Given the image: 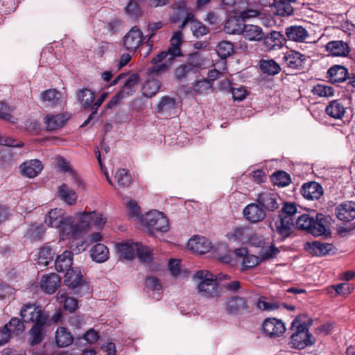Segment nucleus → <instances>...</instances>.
Masks as SVG:
<instances>
[{
    "label": "nucleus",
    "instance_id": "nucleus-26",
    "mask_svg": "<svg viewBox=\"0 0 355 355\" xmlns=\"http://www.w3.org/2000/svg\"><path fill=\"white\" fill-rule=\"evenodd\" d=\"M306 56L297 51H290L284 56L286 65L293 69H303Z\"/></svg>",
    "mask_w": 355,
    "mask_h": 355
},
{
    "label": "nucleus",
    "instance_id": "nucleus-58",
    "mask_svg": "<svg viewBox=\"0 0 355 355\" xmlns=\"http://www.w3.org/2000/svg\"><path fill=\"white\" fill-rule=\"evenodd\" d=\"M45 232V227L42 224H33L28 228L26 236L32 240L40 239Z\"/></svg>",
    "mask_w": 355,
    "mask_h": 355
},
{
    "label": "nucleus",
    "instance_id": "nucleus-15",
    "mask_svg": "<svg viewBox=\"0 0 355 355\" xmlns=\"http://www.w3.org/2000/svg\"><path fill=\"white\" fill-rule=\"evenodd\" d=\"M248 304L247 300L241 297L234 296L227 299L226 302V313L230 315H237L247 311Z\"/></svg>",
    "mask_w": 355,
    "mask_h": 355
},
{
    "label": "nucleus",
    "instance_id": "nucleus-45",
    "mask_svg": "<svg viewBox=\"0 0 355 355\" xmlns=\"http://www.w3.org/2000/svg\"><path fill=\"white\" fill-rule=\"evenodd\" d=\"M279 252V250L277 248L272 244L268 243H266L265 242L259 251L260 260L272 259L275 257Z\"/></svg>",
    "mask_w": 355,
    "mask_h": 355
},
{
    "label": "nucleus",
    "instance_id": "nucleus-32",
    "mask_svg": "<svg viewBox=\"0 0 355 355\" xmlns=\"http://www.w3.org/2000/svg\"><path fill=\"white\" fill-rule=\"evenodd\" d=\"M60 282V277L55 273H51L44 277L41 287L46 293L52 294L57 290Z\"/></svg>",
    "mask_w": 355,
    "mask_h": 355
},
{
    "label": "nucleus",
    "instance_id": "nucleus-50",
    "mask_svg": "<svg viewBox=\"0 0 355 355\" xmlns=\"http://www.w3.org/2000/svg\"><path fill=\"white\" fill-rule=\"evenodd\" d=\"M107 97V93L104 92L98 98V99L93 104H92L90 107L92 112L88 116V118L83 122V123L81 125L82 127L87 125L89 123V122L94 119L96 120V114L98 110Z\"/></svg>",
    "mask_w": 355,
    "mask_h": 355
},
{
    "label": "nucleus",
    "instance_id": "nucleus-51",
    "mask_svg": "<svg viewBox=\"0 0 355 355\" xmlns=\"http://www.w3.org/2000/svg\"><path fill=\"white\" fill-rule=\"evenodd\" d=\"M193 90L197 94H207L212 91V84L207 78L199 80L193 83Z\"/></svg>",
    "mask_w": 355,
    "mask_h": 355
},
{
    "label": "nucleus",
    "instance_id": "nucleus-11",
    "mask_svg": "<svg viewBox=\"0 0 355 355\" xmlns=\"http://www.w3.org/2000/svg\"><path fill=\"white\" fill-rule=\"evenodd\" d=\"M294 219L288 216L279 215L278 218L271 225L272 231L276 232L282 238H287L292 233Z\"/></svg>",
    "mask_w": 355,
    "mask_h": 355
},
{
    "label": "nucleus",
    "instance_id": "nucleus-52",
    "mask_svg": "<svg viewBox=\"0 0 355 355\" xmlns=\"http://www.w3.org/2000/svg\"><path fill=\"white\" fill-rule=\"evenodd\" d=\"M261 71L269 75H275L279 72V65L273 60H263L260 61Z\"/></svg>",
    "mask_w": 355,
    "mask_h": 355
},
{
    "label": "nucleus",
    "instance_id": "nucleus-44",
    "mask_svg": "<svg viewBox=\"0 0 355 355\" xmlns=\"http://www.w3.org/2000/svg\"><path fill=\"white\" fill-rule=\"evenodd\" d=\"M175 109V101L168 96H164L156 107L157 112L161 114H171Z\"/></svg>",
    "mask_w": 355,
    "mask_h": 355
},
{
    "label": "nucleus",
    "instance_id": "nucleus-14",
    "mask_svg": "<svg viewBox=\"0 0 355 355\" xmlns=\"http://www.w3.org/2000/svg\"><path fill=\"white\" fill-rule=\"evenodd\" d=\"M116 248L120 259L132 260L137 254L139 243L131 241H122L116 245Z\"/></svg>",
    "mask_w": 355,
    "mask_h": 355
},
{
    "label": "nucleus",
    "instance_id": "nucleus-40",
    "mask_svg": "<svg viewBox=\"0 0 355 355\" xmlns=\"http://www.w3.org/2000/svg\"><path fill=\"white\" fill-rule=\"evenodd\" d=\"M73 337L65 327L58 328L55 332V342L58 347H65L72 343Z\"/></svg>",
    "mask_w": 355,
    "mask_h": 355
},
{
    "label": "nucleus",
    "instance_id": "nucleus-43",
    "mask_svg": "<svg viewBox=\"0 0 355 355\" xmlns=\"http://www.w3.org/2000/svg\"><path fill=\"white\" fill-rule=\"evenodd\" d=\"M296 0H276V4L273 6L276 9V12L280 16H289L293 13V8L291 3Z\"/></svg>",
    "mask_w": 355,
    "mask_h": 355
},
{
    "label": "nucleus",
    "instance_id": "nucleus-31",
    "mask_svg": "<svg viewBox=\"0 0 355 355\" xmlns=\"http://www.w3.org/2000/svg\"><path fill=\"white\" fill-rule=\"evenodd\" d=\"M328 77L334 83L344 82L348 75L347 69L342 65H334L327 71Z\"/></svg>",
    "mask_w": 355,
    "mask_h": 355
},
{
    "label": "nucleus",
    "instance_id": "nucleus-56",
    "mask_svg": "<svg viewBox=\"0 0 355 355\" xmlns=\"http://www.w3.org/2000/svg\"><path fill=\"white\" fill-rule=\"evenodd\" d=\"M114 180L120 187H128L131 183V175L126 169H119L114 175Z\"/></svg>",
    "mask_w": 355,
    "mask_h": 355
},
{
    "label": "nucleus",
    "instance_id": "nucleus-24",
    "mask_svg": "<svg viewBox=\"0 0 355 355\" xmlns=\"http://www.w3.org/2000/svg\"><path fill=\"white\" fill-rule=\"evenodd\" d=\"M301 193L308 200H318L323 194V189L319 183L309 182L302 185Z\"/></svg>",
    "mask_w": 355,
    "mask_h": 355
},
{
    "label": "nucleus",
    "instance_id": "nucleus-61",
    "mask_svg": "<svg viewBox=\"0 0 355 355\" xmlns=\"http://www.w3.org/2000/svg\"><path fill=\"white\" fill-rule=\"evenodd\" d=\"M145 284L148 291H153L155 293L159 294V291L162 290V285L160 281L153 276L147 277Z\"/></svg>",
    "mask_w": 355,
    "mask_h": 355
},
{
    "label": "nucleus",
    "instance_id": "nucleus-54",
    "mask_svg": "<svg viewBox=\"0 0 355 355\" xmlns=\"http://www.w3.org/2000/svg\"><path fill=\"white\" fill-rule=\"evenodd\" d=\"M54 252L49 245H45L38 252V263L43 266H47L53 260Z\"/></svg>",
    "mask_w": 355,
    "mask_h": 355
},
{
    "label": "nucleus",
    "instance_id": "nucleus-16",
    "mask_svg": "<svg viewBox=\"0 0 355 355\" xmlns=\"http://www.w3.org/2000/svg\"><path fill=\"white\" fill-rule=\"evenodd\" d=\"M338 220L349 222L355 219V202L346 201L338 205L335 209Z\"/></svg>",
    "mask_w": 355,
    "mask_h": 355
},
{
    "label": "nucleus",
    "instance_id": "nucleus-5",
    "mask_svg": "<svg viewBox=\"0 0 355 355\" xmlns=\"http://www.w3.org/2000/svg\"><path fill=\"white\" fill-rule=\"evenodd\" d=\"M19 315L26 323H47L49 314L35 303L24 304L20 309Z\"/></svg>",
    "mask_w": 355,
    "mask_h": 355
},
{
    "label": "nucleus",
    "instance_id": "nucleus-48",
    "mask_svg": "<svg viewBox=\"0 0 355 355\" xmlns=\"http://www.w3.org/2000/svg\"><path fill=\"white\" fill-rule=\"evenodd\" d=\"M163 26V23L162 21H157V22H151L149 23L148 25V31L149 32V34H148L146 37L147 40L146 41V46L147 47V51L145 54V56H146L153 49V42L150 41L151 38L155 35V32L162 28Z\"/></svg>",
    "mask_w": 355,
    "mask_h": 355
},
{
    "label": "nucleus",
    "instance_id": "nucleus-6",
    "mask_svg": "<svg viewBox=\"0 0 355 355\" xmlns=\"http://www.w3.org/2000/svg\"><path fill=\"white\" fill-rule=\"evenodd\" d=\"M142 221L153 234L155 232H167L169 229L168 220L166 216L160 211L153 210L142 218Z\"/></svg>",
    "mask_w": 355,
    "mask_h": 355
},
{
    "label": "nucleus",
    "instance_id": "nucleus-37",
    "mask_svg": "<svg viewBox=\"0 0 355 355\" xmlns=\"http://www.w3.org/2000/svg\"><path fill=\"white\" fill-rule=\"evenodd\" d=\"M92 259L98 263H103L109 258V250L102 243L95 245L90 250Z\"/></svg>",
    "mask_w": 355,
    "mask_h": 355
},
{
    "label": "nucleus",
    "instance_id": "nucleus-19",
    "mask_svg": "<svg viewBox=\"0 0 355 355\" xmlns=\"http://www.w3.org/2000/svg\"><path fill=\"white\" fill-rule=\"evenodd\" d=\"M92 215L89 213H81L79 214L78 220L74 224L73 218L71 217V227L73 228L71 236L70 238H76L78 235L83 232L88 230L92 225L91 219Z\"/></svg>",
    "mask_w": 355,
    "mask_h": 355
},
{
    "label": "nucleus",
    "instance_id": "nucleus-64",
    "mask_svg": "<svg viewBox=\"0 0 355 355\" xmlns=\"http://www.w3.org/2000/svg\"><path fill=\"white\" fill-rule=\"evenodd\" d=\"M10 112L11 109L7 104L0 102V118L12 123H15L17 119L10 114Z\"/></svg>",
    "mask_w": 355,
    "mask_h": 355
},
{
    "label": "nucleus",
    "instance_id": "nucleus-33",
    "mask_svg": "<svg viewBox=\"0 0 355 355\" xmlns=\"http://www.w3.org/2000/svg\"><path fill=\"white\" fill-rule=\"evenodd\" d=\"M242 19L237 17H230L225 23L223 30L227 34H241L244 27Z\"/></svg>",
    "mask_w": 355,
    "mask_h": 355
},
{
    "label": "nucleus",
    "instance_id": "nucleus-53",
    "mask_svg": "<svg viewBox=\"0 0 355 355\" xmlns=\"http://www.w3.org/2000/svg\"><path fill=\"white\" fill-rule=\"evenodd\" d=\"M216 51L218 55L221 59H226L233 53L234 46L233 44L230 42L222 41L220 42L216 46Z\"/></svg>",
    "mask_w": 355,
    "mask_h": 355
},
{
    "label": "nucleus",
    "instance_id": "nucleus-23",
    "mask_svg": "<svg viewBox=\"0 0 355 355\" xmlns=\"http://www.w3.org/2000/svg\"><path fill=\"white\" fill-rule=\"evenodd\" d=\"M170 57L171 53L168 49L167 51H162L157 55V56L152 60V62L154 63L155 65L149 69V71L151 73H159V72L165 71L172 61L168 60Z\"/></svg>",
    "mask_w": 355,
    "mask_h": 355
},
{
    "label": "nucleus",
    "instance_id": "nucleus-7",
    "mask_svg": "<svg viewBox=\"0 0 355 355\" xmlns=\"http://www.w3.org/2000/svg\"><path fill=\"white\" fill-rule=\"evenodd\" d=\"M262 334L270 338L282 336L286 331L284 323L279 319L268 318L263 320L261 328Z\"/></svg>",
    "mask_w": 355,
    "mask_h": 355
},
{
    "label": "nucleus",
    "instance_id": "nucleus-20",
    "mask_svg": "<svg viewBox=\"0 0 355 355\" xmlns=\"http://www.w3.org/2000/svg\"><path fill=\"white\" fill-rule=\"evenodd\" d=\"M188 248L195 253L205 254L211 249V243L205 237L195 236L188 241Z\"/></svg>",
    "mask_w": 355,
    "mask_h": 355
},
{
    "label": "nucleus",
    "instance_id": "nucleus-57",
    "mask_svg": "<svg viewBox=\"0 0 355 355\" xmlns=\"http://www.w3.org/2000/svg\"><path fill=\"white\" fill-rule=\"evenodd\" d=\"M138 82L139 76L135 73L131 74L126 79L121 92L126 96L132 94L135 91L134 88L137 85Z\"/></svg>",
    "mask_w": 355,
    "mask_h": 355
},
{
    "label": "nucleus",
    "instance_id": "nucleus-35",
    "mask_svg": "<svg viewBox=\"0 0 355 355\" xmlns=\"http://www.w3.org/2000/svg\"><path fill=\"white\" fill-rule=\"evenodd\" d=\"M57 301L63 304V308L69 312H73L78 309V301L73 297H69L67 292L62 290L59 291L56 296Z\"/></svg>",
    "mask_w": 355,
    "mask_h": 355
},
{
    "label": "nucleus",
    "instance_id": "nucleus-29",
    "mask_svg": "<svg viewBox=\"0 0 355 355\" xmlns=\"http://www.w3.org/2000/svg\"><path fill=\"white\" fill-rule=\"evenodd\" d=\"M241 35L249 41H260L263 38L264 33L259 26L245 24Z\"/></svg>",
    "mask_w": 355,
    "mask_h": 355
},
{
    "label": "nucleus",
    "instance_id": "nucleus-1",
    "mask_svg": "<svg viewBox=\"0 0 355 355\" xmlns=\"http://www.w3.org/2000/svg\"><path fill=\"white\" fill-rule=\"evenodd\" d=\"M313 324V320L306 315H299L291 323V330L294 332L290 337L291 348L302 349L313 345L315 342L308 328Z\"/></svg>",
    "mask_w": 355,
    "mask_h": 355
},
{
    "label": "nucleus",
    "instance_id": "nucleus-2",
    "mask_svg": "<svg viewBox=\"0 0 355 355\" xmlns=\"http://www.w3.org/2000/svg\"><path fill=\"white\" fill-rule=\"evenodd\" d=\"M193 278L199 281L196 289L201 297L207 299H217L220 296L217 277L209 270H198L194 273Z\"/></svg>",
    "mask_w": 355,
    "mask_h": 355
},
{
    "label": "nucleus",
    "instance_id": "nucleus-34",
    "mask_svg": "<svg viewBox=\"0 0 355 355\" xmlns=\"http://www.w3.org/2000/svg\"><path fill=\"white\" fill-rule=\"evenodd\" d=\"M72 252L66 250L57 257L55 261V268L58 272H64L70 269L72 265Z\"/></svg>",
    "mask_w": 355,
    "mask_h": 355
},
{
    "label": "nucleus",
    "instance_id": "nucleus-41",
    "mask_svg": "<svg viewBox=\"0 0 355 355\" xmlns=\"http://www.w3.org/2000/svg\"><path fill=\"white\" fill-rule=\"evenodd\" d=\"M251 228L248 226L234 227L230 233V239L234 241L246 243L251 232Z\"/></svg>",
    "mask_w": 355,
    "mask_h": 355
},
{
    "label": "nucleus",
    "instance_id": "nucleus-38",
    "mask_svg": "<svg viewBox=\"0 0 355 355\" xmlns=\"http://www.w3.org/2000/svg\"><path fill=\"white\" fill-rule=\"evenodd\" d=\"M46 323H37L30 329V343L32 346L40 343L44 339V328Z\"/></svg>",
    "mask_w": 355,
    "mask_h": 355
},
{
    "label": "nucleus",
    "instance_id": "nucleus-63",
    "mask_svg": "<svg viewBox=\"0 0 355 355\" xmlns=\"http://www.w3.org/2000/svg\"><path fill=\"white\" fill-rule=\"evenodd\" d=\"M137 256L140 261L144 263H150L153 258L151 250L150 248L143 245L139 243V250H137Z\"/></svg>",
    "mask_w": 355,
    "mask_h": 355
},
{
    "label": "nucleus",
    "instance_id": "nucleus-22",
    "mask_svg": "<svg viewBox=\"0 0 355 355\" xmlns=\"http://www.w3.org/2000/svg\"><path fill=\"white\" fill-rule=\"evenodd\" d=\"M263 45L268 50L281 49L285 44L284 35L278 31H272L266 37L263 35Z\"/></svg>",
    "mask_w": 355,
    "mask_h": 355
},
{
    "label": "nucleus",
    "instance_id": "nucleus-30",
    "mask_svg": "<svg viewBox=\"0 0 355 355\" xmlns=\"http://www.w3.org/2000/svg\"><path fill=\"white\" fill-rule=\"evenodd\" d=\"M58 196L68 205H75L78 198L76 191L69 188L66 184H62L58 187Z\"/></svg>",
    "mask_w": 355,
    "mask_h": 355
},
{
    "label": "nucleus",
    "instance_id": "nucleus-42",
    "mask_svg": "<svg viewBox=\"0 0 355 355\" xmlns=\"http://www.w3.org/2000/svg\"><path fill=\"white\" fill-rule=\"evenodd\" d=\"M76 98L85 108H89L94 100V94L87 88H83L78 91Z\"/></svg>",
    "mask_w": 355,
    "mask_h": 355
},
{
    "label": "nucleus",
    "instance_id": "nucleus-10",
    "mask_svg": "<svg viewBox=\"0 0 355 355\" xmlns=\"http://www.w3.org/2000/svg\"><path fill=\"white\" fill-rule=\"evenodd\" d=\"M279 198L276 193L264 191L257 195L256 202L265 210L274 211L279 208Z\"/></svg>",
    "mask_w": 355,
    "mask_h": 355
},
{
    "label": "nucleus",
    "instance_id": "nucleus-27",
    "mask_svg": "<svg viewBox=\"0 0 355 355\" xmlns=\"http://www.w3.org/2000/svg\"><path fill=\"white\" fill-rule=\"evenodd\" d=\"M234 254L237 258L242 259V265L246 268L255 267L261 261L259 257L249 254L246 248L236 249Z\"/></svg>",
    "mask_w": 355,
    "mask_h": 355
},
{
    "label": "nucleus",
    "instance_id": "nucleus-9",
    "mask_svg": "<svg viewBox=\"0 0 355 355\" xmlns=\"http://www.w3.org/2000/svg\"><path fill=\"white\" fill-rule=\"evenodd\" d=\"M146 39L142 31L137 26L132 27L123 37L124 47L130 52H135Z\"/></svg>",
    "mask_w": 355,
    "mask_h": 355
},
{
    "label": "nucleus",
    "instance_id": "nucleus-36",
    "mask_svg": "<svg viewBox=\"0 0 355 355\" xmlns=\"http://www.w3.org/2000/svg\"><path fill=\"white\" fill-rule=\"evenodd\" d=\"M174 13L171 16V21L173 23L177 22L181 18L184 17L187 15L186 19L182 21L180 25V28H183L187 22L191 19L192 16L190 14H187L185 3L180 2L173 6Z\"/></svg>",
    "mask_w": 355,
    "mask_h": 355
},
{
    "label": "nucleus",
    "instance_id": "nucleus-60",
    "mask_svg": "<svg viewBox=\"0 0 355 355\" xmlns=\"http://www.w3.org/2000/svg\"><path fill=\"white\" fill-rule=\"evenodd\" d=\"M272 182L279 187H285L290 184V175L285 171H278L273 174Z\"/></svg>",
    "mask_w": 355,
    "mask_h": 355
},
{
    "label": "nucleus",
    "instance_id": "nucleus-28",
    "mask_svg": "<svg viewBox=\"0 0 355 355\" xmlns=\"http://www.w3.org/2000/svg\"><path fill=\"white\" fill-rule=\"evenodd\" d=\"M69 119L65 114L57 115H46L44 118V123L48 130H55L62 127Z\"/></svg>",
    "mask_w": 355,
    "mask_h": 355
},
{
    "label": "nucleus",
    "instance_id": "nucleus-62",
    "mask_svg": "<svg viewBox=\"0 0 355 355\" xmlns=\"http://www.w3.org/2000/svg\"><path fill=\"white\" fill-rule=\"evenodd\" d=\"M312 92L314 95L320 97L331 96H333L334 93V90L332 87L320 84L315 86L313 88Z\"/></svg>",
    "mask_w": 355,
    "mask_h": 355
},
{
    "label": "nucleus",
    "instance_id": "nucleus-18",
    "mask_svg": "<svg viewBox=\"0 0 355 355\" xmlns=\"http://www.w3.org/2000/svg\"><path fill=\"white\" fill-rule=\"evenodd\" d=\"M43 168L42 163L38 159L26 161L19 166L21 174L28 178H33L37 176Z\"/></svg>",
    "mask_w": 355,
    "mask_h": 355
},
{
    "label": "nucleus",
    "instance_id": "nucleus-13",
    "mask_svg": "<svg viewBox=\"0 0 355 355\" xmlns=\"http://www.w3.org/2000/svg\"><path fill=\"white\" fill-rule=\"evenodd\" d=\"M285 35L290 41L300 43H312L308 31L302 26H291L285 29Z\"/></svg>",
    "mask_w": 355,
    "mask_h": 355
},
{
    "label": "nucleus",
    "instance_id": "nucleus-12",
    "mask_svg": "<svg viewBox=\"0 0 355 355\" xmlns=\"http://www.w3.org/2000/svg\"><path fill=\"white\" fill-rule=\"evenodd\" d=\"M245 219L251 223H257L262 221L266 214V211L259 203H250L243 210Z\"/></svg>",
    "mask_w": 355,
    "mask_h": 355
},
{
    "label": "nucleus",
    "instance_id": "nucleus-46",
    "mask_svg": "<svg viewBox=\"0 0 355 355\" xmlns=\"http://www.w3.org/2000/svg\"><path fill=\"white\" fill-rule=\"evenodd\" d=\"M160 88V83L158 80L152 78L147 80L142 87V93L146 97H152L155 95Z\"/></svg>",
    "mask_w": 355,
    "mask_h": 355
},
{
    "label": "nucleus",
    "instance_id": "nucleus-49",
    "mask_svg": "<svg viewBox=\"0 0 355 355\" xmlns=\"http://www.w3.org/2000/svg\"><path fill=\"white\" fill-rule=\"evenodd\" d=\"M353 289L354 287L350 283L345 282L329 287L328 288V293L330 294L335 293V295L345 297L348 295Z\"/></svg>",
    "mask_w": 355,
    "mask_h": 355
},
{
    "label": "nucleus",
    "instance_id": "nucleus-25",
    "mask_svg": "<svg viewBox=\"0 0 355 355\" xmlns=\"http://www.w3.org/2000/svg\"><path fill=\"white\" fill-rule=\"evenodd\" d=\"M347 107L344 101L341 99H337L330 101L325 108L327 115L335 119H342L346 112Z\"/></svg>",
    "mask_w": 355,
    "mask_h": 355
},
{
    "label": "nucleus",
    "instance_id": "nucleus-59",
    "mask_svg": "<svg viewBox=\"0 0 355 355\" xmlns=\"http://www.w3.org/2000/svg\"><path fill=\"white\" fill-rule=\"evenodd\" d=\"M186 62L196 71H198L205 65L202 55L198 52L190 54Z\"/></svg>",
    "mask_w": 355,
    "mask_h": 355
},
{
    "label": "nucleus",
    "instance_id": "nucleus-17",
    "mask_svg": "<svg viewBox=\"0 0 355 355\" xmlns=\"http://www.w3.org/2000/svg\"><path fill=\"white\" fill-rule=\"evenodd\" d=\"M304 249L309 254L320 257L334 252L335 248L331 243H322L320 241H313L312 243H306Z\"/></svg>",
    "mask_w": 355,
    "mask_h": 355
},
{
    "label": "nucleus",
    "instance_id": "nucleus-3",
    "mask_svg": "<svg viewBox=\"0 0 355 355\" xmlns=\"http://www.w3.org/2000/svg\"><path fill=\"white\" fill-rule=\"evenodd\" d=\"M44 223L50 227L58 230L62 239H69L71 236V216L60 208L51 209L45 216Z\"/></svg>",
    "mask_w": 355,
    "mask_h": 355
},
{
    "label": "nucleus",
    "instance_id": "nucleus-55",
    "mask_svg": "<svg viewBox=\"0 0 355 355\" xmlns=\"http://www.w3.org/2000/svg\"><path fill=\"white\" fill-rule=\"evenodd\" d=\"M24 323L23 320L21 321L19 318L14 317L5 326L10 335L12 334L19 335L25 329Z\"/></svg>",
    "mask_w": 355,
    "mask_h": 355
},
{
    "label": "nucleus",
    "instance_id": "nucleus-8",
    "mask_svg": "<svg viewBox=\"0 0 355 355\" xmlns=\"http://www.w3.org/2000/svg\"><path fill=\"white\" fill-rule=\"evenodd\" d=\"M64 282L69 288L75 290H86L89 293L88 285L83 281V275L78 268H71L69 269L64 276Z\"/></svg>",
    "mask_w": 355,
    "mask_h": 355
},
{
    "label": "nucleus",
    "instance_id": "nucleus-47",
    "mask_svg": "<svg viewBox=\"0 0 355 355\" xmlns=\"http://www.w3.org/2000/svg\"><path fill=\"white\" fill-rule=\"evenodd\" d=\"M61 96V94L55 89H46L41 94L42 101L50 105H55L58 104Z\"/></svg>",
    "mask_w": 355,
    "mask_h": 355
},
{
    "label": "nucleus",
    "instance_id": "nucleus-39",
    "mask_svg": "<svg viewBox=\"0 0 355 355\" xmlns=\"http://www.w3.org/2000/svg\"><path fill=\"white\" fill-rule=\"evenodd\" d=\"M182 42V33L181 31H176L171 38V46L168 48L171 57L169 60H173L175 57L181 55L180 45Z\"/></svg>",
    "mask_w": 355,
    "mask_h": 355
},
{
    "label": "nucleus",
    "instance_id": "nucleus-21",
    "mask_svg": "<svg viewBox=\"0 0 355 355\" xmlns=\"http://www.w3.org/2000/svg\"><path fill=\"white\" fill-rule=\"evenodd\" d=\"M325 48L333 56L346 57L350 52L349 44L342 40L330 41L326 44Z\"/></svg>",
    "mask_w": 355,
    "mask_h": 355
},
{
    "label": "nucleus",
    "instance_id": "nucleus-4",
    "mask_svg": "<svg viewBox=\"0 0 355 355\" xmlns=\"http://www.w3.org/2000/svg\"><path fill=\"white\" fill-rule=\"evenodd\" d=\"M325 217L322 214H317L315 216L304 214L296 219L298 229L306 231L313 236H321L325 234Z\"/></svg>",
    "mask_w": 355,
    "mask_h": 355
}]
</instances>
